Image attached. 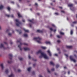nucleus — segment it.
Returning a JSON list of instances; mask_svg holds the SVG:
<instances>
[{"label":"nucleus","instance_id":"f257e3e1","mask_svg":"<svg viewBox=\"0 0 77 77\" xmlns=\"http://www.w3.org/2000/svg\"><path fill=\"white\" fill-rule=\"evenodd\" d=\"M36 53L37 54H39V53H41V55L39 56V58H42V57H43L46 59H48V57L47 56L46 54H45L44 53H42L41 50L38 51Z\"/></svg>","mask_w":77,"mask_h":77},{"label":"nucleus","instance_id":"f03ea898","mask_svg":"<svg viewBox=\"0 0 77 77\" xmlns=\"http://www.w3.org/2000/svg\"><path fill=\"white\" fill-rule=\"evenodd\" d=\"M33 40H35L38 43H41V41L42 40V38L39 37H38L37 38H34L33 39Z\"/></svg>","mask_w":77,"mask_h":77},{"label":"nucleus","instance_id":"7ed1b4c3","mask_svg":"<svg viewBox=\"0 0 77 77\" xmlns=\"http://www.w3.org/2000/svg\"><path fill=\"white\" fill-rule=\"evenodd\" d=\"M15 22L16 23V25L17 26H19L21 24V23L19 21V20L18 19H16L15 20Z\"/></svg>","mask_w":77,"mask_h":77},{"label":"nucleus","instance_id":"20e7f679","mask_svg":"<svg viewBox=\"0 0 77 77\" xmlns=\"http://www.w3.org/2000/svg\"><path fill=\"white\" fill-rule=\"evenodd\" d=\"M70 59L71 60H72V61H73V62H76L75 60L72 58V56H70Z\"/></svg>","mask_w":77,"mask_h":77},{"label":"nucleus","instance_id":"39448f33","mask_svg":"<svg viewBox=\"0 0 77 77\" xmlns=\"http://www.w3.org/2000/svg\"><path fill=\"white\" fill-rule=\"evenodd\" d=\"M44 32V30H40L39 29L37 30L36 32H38V33H43V32Z\"/></svg>","mask_w":77,"mask_h":77},{"label":"nucleus","instance_id":"423d86ee","mask_svg":"<svg viewBox=\"0 0 77 77\" xmlns=\"http://www.w3.org/2000/svg\"><path fill=\"white\" fill-rule=\"evenodd\" d=\"M9 56V59L11 60H12V55L11 54H10Z\"/></svg>","mask_w":77,"mask_h":77},{"label":"nucleus","instance_id":"0eeeda50","mask_svg":"<svg viewBox=\"0 0 77 77\" xmlns=\"http://www.w3.org/2000/svg\"><path fill=\"white\" fill-rule=\"evenodd\" d=\"M24 49L25 51H29L30 50V48H24Z\"/></svg>","mask_w":77,"mask_h":77},{"label":"nucleus","instance_id":"6e6552de","mask_svg":"<svg viewBox=\"0 0 77 77\" xmlns=\"http://www.w3.org/2000/svg\"><path fill=\"white\" fill-rule=\"evenodd\" d=\"M21 42V39H20V40L17 41V42H19L20 45H23V44Z\"/></svg>","mask_w":77,"mask_h":77},{"label":"nucleus","instance_id":"1a4fd4ad","mask_svg":"<svg viewBox=\"0 0 77 77\" xmlns=\"http://www.w3.org/2000/svg\"><path fill=\"white\" fill-rule=\"evenodd\" d=\"M5 48V47H4V45L3 44H1L0 45V48Z\"/></svg>","mask_w":77,"mask_h":77},{"label":"nucleus","instance_id":"9d476101","mask_svg":"<svg viewBox=\"0 0 77 77\" xmlns=\"http://www.w3.org/2000/svg\"><path fill=\"white\" fill-rule=\"evenodd\" d=\"M0 66L2 69H3V68H4V67H3V63L0 64Z\"/></svg>","mask_w":77,"mask_h":77},{"label":"nucleus","instance_id":"9b49d317","mask_svg":"<svg viewBox=\"0 0 77 77\" xmlns=\"http://www.w3.org/2000/svg\"><path fill=\"white\" fill-rule=\"evenodd\" d=\"M47 52L49 54V55L50 56H51V53H50V51L48 50L47 51Z\"/></svg>","mask_w":77,"mask_h":77},{"label":"nucleus","instance_id":"f8f14e48","mask_svg":"<svg viewBox=\"0 0 77 77\" xmlns=\"http://www.w3.org/2000/svg\"><path fill=\"white\" fill-rule=\"evenodd\" d=\"M28 21L29 22H31V23H33V22H34V20L33 19H32V20H29Z\"/></svg>","mask_w":77,"mask_h":77},{"label":"nucleus","instance_id":"ddd939ff","mask_svg":"<svg viewBox=\"0 0 77 77\" xmlns=\"http://www.w3.org/2000/svg\"><path fill=\"white\" fill-rule=\"evenodd\" d=\"M66 47L67 48H72V46H66Z\"/></svg>","mask_w":77,"mask_h":77},{"label":"nucleus","instance_id":"4468645a","mask_svg":"<svg viewBox=\"0 0 77 77\" xmlns=\"http://www.w3.org/2000/svg\"><path fill=\"white\" fill-rule=\"evenodd\" d=\"M45 44H51V43H50V42H47L46 41L45 42Z\"/></svg>","mask_w":77,"mask_h":77},{"label":"nucleus","instance_id":"2eb2a0df","mask_svg":"<svg viewBox=\"0 0 77 77\" xmlns=\"http://www.w3.org/2000/svg\"><path fill=\"white\" fill-rule=\"evenodd\" d=\"M68 6L69 7H72V6H73V5L72 4H70L68 5Z\"/></svg>","mask_w":77,"mask_h":77},{"label":"nucleus","instance_id":"dca6fc26","mask_svg":"<svg viewBox=\"0 0 77 77\" xmlns=\"http://www.w3.org/2000/svg\"><path fill=\"white\" fill-rule=\"evenodd\" d=\"M18 47H19V48L20 50H22V48H21V45H18Z\"/></svg>","mask_w":77,"mask_h":77},{"label":"nucleus","instance_id":"f3484780","mask_svg":"<svg viewBox=\"0 0 77 77\" xmlns=\"http://www.w3.org/2000/svg\"><path fill=\"white\" fill-rule=\"evenodd\" d=\"M50 63L51 65H53V66H54V63L52 61L51 62H50Z\"/></svg>","mask_w":77,"mask_h":77},{"label":"nucleus","instance_id":"a211bd4d","mask_svg":"<svg viewBox=\"0 0 77 77\" xmlns=\"http://www.w3.org/2000/svg\"><path fill=\"white\" fill-rule=\"evenodd\" d=\"M3 8V6L2 5H0V9H2Z\"/></svg>","mask_w":77,"mask_h":77},{"label":"nucleus","instance_id":"6ab92c4d","mask_svg":"<svg viewBox=\"0 0 77 77\" xmlns=\"http://www.w3.org/2000/svg\"><path fill=\"white\" fill-rule=\"evenodd\" d=\"M17 15H18V17H22V16H21V15H20V13H17Z\"/></svg>","mask_w":77,"mask_h":77},{"label":"nucleus","instance_id":"aec40b11","mask_svg":"<svg viewBox=\"0 0 77 77\" xmlns=\"http://www.w3.org/2000/svg\"><path fill=\"white\" fill-rule=\"evenodd\" d=\"M31 67H29V68H28L27 70L29 72H30V70H31Z\"/></svg>","mask_w":77,"mask_h":77},{"label":"nucleus","instance_id":"412c9836","mask_svg":"<svg viewBox=\"0 0 77 77\" xmlns=\"http://www.w3.org/2000/svg\"><path fill=\"white\" fill-rule=\"evenodd\" d=\"M23 30L25 32H29V30H26L25 29H23Z\"/></svg>","mask_w":77,"mask_h":77},{"label":"nucleus","instance_id":"4be33fe9","mask_svg":"<svg viewBox=\"0 0 77 77\" xmlns=\"http://www.w3.org/2000/svg\"><path fill=\"white\" fill-rule=\"evenodd\" d=\"M9 77H14V74H11V75H9L8 76Z\"/></svg>","mask_w":77,"mask_h":77},{"label":"nucleus","instance_id":"5701e85b","mask_svg":"<svg viewBox=\"0 0 77 77\" xmlns=\"http://www.w3.org/2000/svg\"><path fill=\"white\" fill-rule=\"evenodd\" d=\"M70 34L71 35H72L73 34V31L72 30H71L70 32Z\"/></svg>","mask_w":77,"mask_h":77},{"label":"nucleus","instance_id":"b1692460","mask_svg":"<svg viewBox=\"0 0 77 77\" xmlns=\"http://www.w3.org/2000/svg\"><path fill=\"white\" fill-rule=\"evenodd\" d=\"M5 72L6 74H7V73H8V72H9L8 71V69H6Z\"/></svg>","mask_w":77,"mask_h":77},{"label":"nucleus","instance_id":"393cba45","mask_svg":"<svg viewBox=\"0 0 77 77\" xmlns=\"http://www.w3.org/2000/svg\"><path fill=\"white\" fill-rule=\"evenodd\" d=\"M5 16H6V17H10V16L9 15H8L7 14H5Z\"/></svg>","mask_w":77,"mask_h":77},{"label":"nucleus","instance_id":"a878e982","mask_svg":"<svg viewBox=\"0 0 77 77\" xmlns=\"http://www.w3.org/2000/svg\"><path fill=\"white\" fill-rule=\"evenodd\" d=\"M41 48H42V49H46V48H45V47H44L43 46H42L41 47Z\"/></svg>","mask_w":77,"mask_h":77},{"label":"nucleus","instance_id":"bb28decb","mask_svg":"<svg viewBox=\"0 0 77 77\" xmlns=\"http://www.w3.org/2000/svg\"><path fill=\"white\" fill-rule=\"evenodd\" d=\"M59 64H57L56 66V68H59Z\"/></svg>","mask_w":77,"mask_h":77},{"label":"nucleus","instance_id":"cd10ccee","mask_svg":"<svg viewBox=\"0 0 77 77\" xmlns=\"http://www.w3.org/2000/svg\"><path fill=\"white\" fill-rule=\"evenodd\" d=\"M47 71L48 72H49V73H50V70H49V69H48V68L47 69Z\"/></svg>","mask_w":77,"mask_h":77},{"label":"nucleus","instance_id":"c85d7f7f","mask_svg":"<svg viewBox=\"0 0 77 77\" xmlns=\"http://www.w3.org/2000/svg\"><path fill=\"white\" fill-rule=\"evenodd\" d=\"M24 37H27L28 35H27V34H25L24 35Z\"/></svg>","mask_w":77,"mask_h":77},{"label":"nucleus","instance_id":"c756f323","mask_svg":"<svg viewBox=\"0 0 77 77\" xmlns=\"http://www.w3.org/2000/svg\"><path fill=\"white\" fill-rule=\"evenodd\" d=\"M7 9L9 11H10V10H11V8L9 7L7 8Z\"/></svg>","mask_w":77,"mask_h":77},{"label":"nucleus","instance_id":"7c9ffc66","mask_svg":"<svg viewBox=\"0 0 77 77\" xmlns=\"http://www.w3.org/2000/svg\"><path fill=\"white\" fill-rule=\"evenodd\" d=\"M19 60H23V58H19Z\"/></svg>","mask_w":77,"mask_h":77},{"label":"nucleus","instance_id":"2f4dec72","mask_svg":"<svg viewBox=\"0 0 77 77\" xmlns=\"http://www.w3.org/2000/svg\"><path fill=\"white\" fill-rule=\"evenodd\" d=\"M12 63V61H8V63Z\"/></svg>","mask_w":77,"mask_h":77},{"label":"nucleus","instance_id":"473e14b6","mask_svg":"<svg viewBox=\"0 0 77 77\" xmlns=\"http://www.w3.org/2000/svg\"><path fill=\"white\" fill-rule=\"evenodd\" d=\"M60 35H64V33L62 32H60Z\"/></svg>","mask_w":77,"mask_h":77},{"label":"nucleus","instance_id":"72a5a7b5","mask_svg":"<svg viewBox=\"0 0 77 77\" xmlns=\"http://www.w3.org/2000/svg\"><path fill=\"white\" fill-rule=\"evenodd\" d=\"M50 29L51 31H53V29L52 28H50Z\"/></svg>","mask_w":77,"mask_h":77},{"label":"nucleus","instance_id":"f704fd0d","mask_svg":"<svg viewBox=\"0 0 77 77\" xmlns=\"http://www.w3.org/2000/svg\"><path fill=\"white\" fill-rule=\"evenodd\" d=\"M77 23V21H74L72 22L73 24H76Z\"/></svg>","mask_w":77,"mask_h":77},{"label":"nucleus","instance_id":"c9c22d12","mask_svg":"<svg viewBox=\"0 0 77 77\" xmlns=\"http://www.w3.org/2000/svg\"><path fill=\"white\" fill-rule=\"evenodd\" d=\"M55 14L57 15H59V13H55Z\"/></svg>","mask_w":77,"mask_h":77},{"label":"nucleus","instance_id":"e433bc0d","mask_svg":"<svg viewBox=\"0 0 77 77\" xmlns=\"http://www.w3.org/2000/svg\"><path fill=\"white\" fill-rule=\"evenodd\" d=\"M24 45H28V44H27V43H23Z\"/></svg>","mask_w":77,"mask_h":77},{"label":"nucleus","instance_id":"4c0bfd02","mask_svg":"<svg viewBox=\"0 0 77 77\" xmlns=\"http://www.w3.org/2000/svg\"><path fill=\"white\" fill-rule=\"evenodd\" d=\"M18 72H21V70L20 69H18L17 70Z\"/></svg>","mask_w":77,"mask_h":77},{"label":"nucleus","instance_id":"58836bf2","mask_svg":"<svg viewBox=\"0 0 77 77\" xmlns=\"http://www.w3.org/2000/svg\"><path fill=\"white\" fill-rule=\"evenodd\" d=\"M8 35H9V36H11L12 35V34L11 33H9L8 34Z\"/></svg>","mask_w":77,"mask_h":77},{"label":"nucleus","instance_id":"ea45409f","mask_svg":"<svg viewBox=\"0 0 77 77\" xmlns=\"http://www.w3.org/2000/svg\"><path fill=\"white\" fill-rule=\"evenodd\" d=\"M54 56H57V54H55L54 55Z\"/></svg>","mask_w":77,"mask_h":77},{"label":"nucleus","instance_id":"a19ab883","mask_svg":"<svg viewBox=\"0 0 77 77\" xmlns=\"http://www.w3.org/2000/svg\"><path fill=\"white\" fill-rule=\"evenodd\" d=\"M57 38H60V37L59 35H57Z\"/></svg>","mask_w":77,"mask_h":77},{"label":"nucleus","instance_id":"79ce46f5","mask_svg":"<svg viewBox=\"0 0 77 77\" xmlns=\"http://www.w3.org/2000/svg\"><path fill=\"white\" fill-rule=\"evenodd\" d=\"M28 57H29V59H31V57H30V55H29Z\"/></svg>","mask_w":77,"mask_h":77},{"label":"nucleus","instance_id":"37998d69","mask_svg":"<svg viewBox=\"0 0 77 77\" xmlns=\"http://www.w3.org/2000/svg\"><path fill=\"white\" fill-rule=\"evenodd\" d=\"M51 70L52 71H54V68H52L51 69Z\"/></svg>","mask_w":77,"mask_h":77},{"label":"nucleus","instance_id":"c03bdc74","mask_svg":"<svg viewBox=\"0 0 77 77\" xmlns=\"http://www.w3.org/2000/svg\"><path fill=\"white\" fill-rule=\"evenodd\" d=\"M65 56L67 57H68V55L67 54H65Z\"/></svg>","mask_w":77,"mask_h":77},{"label":"nucleus","instance_id":"a18cd8bd","mask_svg":"<svg viewBox=\"0 0 77 77\" xmlns=\"http://www.w3.org/2000/svg\"><path fill=\"white\" fill-rule=\"evenodd\" d=\"M9 29H7V30H6V32L7 33H8V32H9Z\"/></svg>","mask_w":77,"mask_h":77},{"label":"nucleus","instance_id":"49530a36","mask_svg":"<svg viewBox=\"0 0 77 77\" xmlns=\"http://www.w3.org/2000/svg\"><path fill=\"white\" fill-rule=\"evenodd\" d=\"M35 6H38V4L37 3H35Z\"/></svg>","mask_w":77,"mask_h":77},{"label":"nucleus","instance_id":"de8ad7c7","mask_svg":"<svg viewBox=\"0 0 77 77\" xmlns=\"http://www.w3.org/2000/svg\"><path fill=\"white\" fill-rule=\"evenodd\" d=\"M35 66H36V64H33V66H34V67H35Z\"/></svg>","mask_w":77,"mask_h":77},{"label":"nucleus","instance_id":"09e8293b","mask_svg":"<svg viewBox=\"0 0 77 77\" xmlns=\"http://www.w3.org/2000/svg\"><path fill=\"white\" fill-rule=\"evenodd\" d=\"M57 42L58 43H59L60 42V40H58Z\"/></svg>","mask_w":77,"mask_h":77},{"label":"nucleus","instance_id":"8fccbe9b","mask_svg":"<svg viewBox=\"0 0 77 77\" xmlns=\"http://www.w3.org/2000/svg\"><path fill=\"white\" fill-rule=\"evenodd\" d=\"M61 12H63V13H65V11H61Z\"/></svg>","mask_w":77,"mask_h":77},{"label":"nucleus","instance_id":"3c124183","mask_svg":"<svg viewBox=\"0 0 77 77\" xmlns=\"http://www.w3.org/2000/svg\"><path fill=\"white\" fill-rule=\"evenodd\" d=\"M32 60L33 61H36V60H34V59L33 58L32 59Z\"/></svg>","mask_w":77,"mask_h":77},{"label":"nucleus","instance_id":"603ef678","mask_svg":"<svg viewBox=\"0 0 77 77\" xmlns=\"http://www.w3.org/2000/svg\"><path fill=\"white\" fill-rule=\"evenodd\" d=\"M22 21H23V22L24 23V22H25V20H24V19H23V20H22Z\"/></svg>","mask_w":77,"mask_h":77},{"label":"nucleus","instance_id":"864d4df0","mask_svg":"<svg viewBox=\"0 0 77 77\" xmlns=\"http://www.w3.org/2000/svg\"><path fill=\"white\" fill-rule=\"evenodd\" d=\"M11 17L12 18H14V15L13 14H12Z\"/></svg>","mask_w":77,"mask_h":77},{"label":"nucleus","instance_id":"5fc2aeb1","mask_svg":"<svg viewBox=\"0 0 77 77\" xmlns=\"http://www.w3.org/2000/svg\"><path fill=\"white\" fill-rule=\"evenodd\" d=\"M29 26L30 27H32V25H31V24H29Z\"/></svg>","mask_w":77,"mask_h":77},{"label":"nucleus","instance_id":"6e6d98bb","mask_svg":"<svg viewBox=\"0 0 77 77\" xmlns=\"http://www.w3.org/2000/svg\"><path fill=\"white\" fill-rule=\"evenodd\" d=\"M37 15H39L40 14L39 13H37Z\"/></svg>","mask_w":77,"mask_h":77},{"label":"nucleus","instance_id":"4d7b16f0","mask_svg":"<svg viewBox=\"0 0 77 77\" xmlns=\"http://www.w3.org/2000/svg\"><path fill=\"white\" fill-rule=\"evenodd\" d=\"M4 44H8V43H7V42H4Z\"/></svg>","mask_w":77,"mask_h":77},{"label":"nucleus","instance_id":"13d9d810","mask_svg":"<svg viewBox=\"0 0 77 77\" xmlns=\"http://www.w3.org/2000/svg\"><path fill=\"white\" fill-rule=\"evenodd\" d=\"M57 50H58V51H59V50H60V49H59V48H58L57 49Z\"/></svg>","mask_w":77,"mask_h":77},{"label":"nucleus","instance_id":"bf43d9fd","mask_svg":"<svg viewBox=\"0 0 77 77\" xmlns=\"http://www.w3.org/2000/svg\"><path fill=\"white\" fill-rule=\"evenodd\" d=\"M70 74V72L69 71L68 72V74Z\"/></svg>","mask_w":77,"mask_h":77},{"label":"nucleus","instance_id":"052dcab7","mask_svg":"<svg viewBox=\"0 0 77 77\" xmlns=\"http://www.w3.org/2000/svg\"><path fill=\"white\" fill-rule=\"evenodd\" d=\"M56 29H54V32H56Z\"/></svg>","mask_w":77,"mask_h":77},{"label":"nucleus","instance_id":"680f3d73","mask_svg":"<svg viewBox=\"0 0 77 77\" xmlns=\"http://www.w3.org/2000/svg\"><path fill=\"white\" fill-rule=\"evenodd\" d=\"M74 56L75 57H77V56L76 55V54H74Z\"/></svg>","mask_w":77,"mask_h":77},{"label":"nucleus","instance_id":"e2e57ef3","mask_svg":"<svg viewBox=\"0 0 77 77\" xmlns=\"http://www.w3.org/2000/svg\"><path fill=\"white\" fill-rule=\"evenodd\" d=\"M52 26H53V27H55V26H54V24H52Z\"/></svg>","mask_w":77,"mask_h":77},{"label":"nucleus","instance_id":"0e129e2a","mask_svg":"<svg viewBox=\"0 0 77 77\" xmlns=\"http://www.w3.org/2000/svg\"><path fill=\"white\" fill-rule=\"evenodd\" d=\"M32 74H35V72H33L32 73Z\"/></svg>","mask_w":77,"mask_h":77},{"label":"nucleus","instance_id":"69168bd1","mask_svg":"<svg viewBox=\"0 0 77 77\" xmlns=\"http://www.w3.org/2000/svg\"><path fill=\"white\" fill-rule=\"evenodd\" d=\"M59 8H60V9H62V7H59Z\"/></svg>","mask_w":77,"mask_h":77},{"label":"nucleus","instance_id":"338daca9","mask_svg":"<svg viewBox=\"0 0 77 77\" xmlns=\"http://www.w3.org/2000/svg\"><path fill=\"white\" fill-rule=\"evenodd\" d=\"M13 44V42H10V44Z\"/></svg>","mask_w":77,"mask_h":77},{"label":"nucleus","instance_id":"774afa93","mask_svg":"<svg viewBox=\"0 0 77 77\" xmlns=\"http://www.w3.org/2000/svg\"><path fill=\"white\" fill-rule=\"evenodd\" d=\"M39 77H42V75H39Z\"/></svg>","mask_w":77,"mask_h":77}]
</instances>
